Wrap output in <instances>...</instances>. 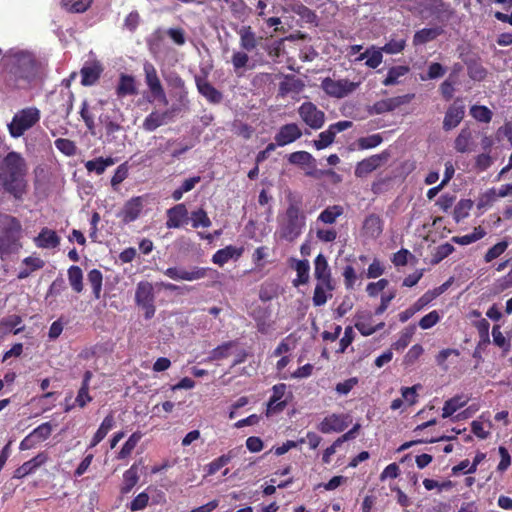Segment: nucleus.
<instances>
[{
    "instance_id": "nucleus-55",
    "label": "nucleus",
    "mask_w": 512,
    "mask_h": 512,
    "mask_svg": "<svg viewBox=\"0 0 512 512\" xmlns=\"http://www.w3.org/2000/svg\"><path fill=\"white\" fill-rule=\"evenodd\" d=\"M191 221L193 228H208L211 226V220L207 215V212L199 208L191 213Z\"/></svg>"
},
{
    "instance_id": "nucleus-25",
    "label": "nucleus",
    "mask_w": 512,
    "mask_h": 512,
    "mask_svg": "<svg viewBox=\"0 0 512 512\" xmlns=\"http://www.w3.org/2000/svg\"><path fill=\"white\" fill-rule=\"evenodd\" d=\"M34 244L38 248L42 249H53L59 246L60 237L56 231L44 227L41 229L39 234L34 238Z\"/></svg>"
},
{
    "instance_id": "nucleus-32",
    "label": "nucleus",
    "mask_w": 512,
    "mask_h": 512,
    "mask_svg": "<svg viewBox=\"0 0 512 512\" xmlns=\"http://www.w3.org/2000/svg\"><path fill=\"white\" fill-rule=\"evenodd\" d=\"M354 327L367 337L375 333L374 325H372V316L369 313H357L355 316Z\"/></svg>"
},
{
    "instance_id": "nucleus-51",
    "label": "nucleus",
    "mask_w": 512,
    "mask_h": 512,
    "mask_svg": "<svg viewBox=\"0 0 512 512\" xmlns=\"http://www.w3.org/2000/svg\"><path fill=\"white\" fill-rule=\"evenodd\" d=\"M235 341L225 342L209 353L208 359L210 361H218L227 358L230 355V349L235 346Z\"/></svg>"
},
{
    "instance_id": "nucleus-39",
    "label": "nucleus",
    "mask_w": 512,
    "mask_h": 512,
    "mask_svg": "<svg viewBox=\"0 0 512 512\" xmlns=\"http://www.w3.org/2000/svg\"><path fill=\"white\" fill-rule=\"evenodd\" d=\"M87 280L92 288L94 299L99 300L101 298L102 285H103V274L99 269H92L87 274Z\"/></svg>"
},
{
    "instance_id": "nucleus-30",
    "label": "nucleus",
    "mask_w": 512,
    "mask_h": 512,
    "mask_svg": "<svg viewBox=\"0 0 512 512\" xmlns=\"http://www.w3.org/2000/svg\"><path fill=\"white\" fill-rule=\"evenodd\" d=\"M304 83L294 75H286L279 84V95L286 96L289 93H299L303 90Z\"/></svg>"
},
{
    "instance_id": "nucleus-35",
    "label": "nucleus",
    "mask_w": 512,
    "mask_h": 512,
    "mask_svg": "<svg viewBox=\"0 0 512 512\" xmlns=\"http://www.w3.org/2000/svg\"><path fill=\"white\" fill-rule=\"evenodd\" d=\"M468 402V399L462 395H456L447 401H445L442 408V417H451L457 410L464 407Z\"/></svg>"
},
{
    "instance_id": "nucleus-28",
    "label": "nucleus",
    "mask_w": 512,
    "mask_h": 512,
    "mask_svg": "<svg viewBox=\"0 0 512 512\" xmlns=\"http://www.w3.org/2000/svg\"><path fill=\"white\" fill-rule=\"evenodd\" d=\"M314 276L317 281L324 282L325 286L333 282L328 261L322 253L318 254L314 260Z\"/></svg>"
},
{
    "instance_id": "nucleus-20",
    "label": "nucleus",
    "mask_w": 512,
    "mask_h": 512,
    "mask_svg": "<svg viewBox=\"0 0 512 512\" xmlns=\"http://www.w3.org/2000/svg\"><path fill=\"white\" fill-rule=\"evenodd\" d=\"M387 157L388 154L383 152L381 154L372 155L358 162L355 167L356 177L362 178L367 176L369 173L380 167L382 162L385 161Z\"/></svg>"
},
{
    "instance_id": "nucleus-6",
    "label": "nucleus",
    "mask_w": 512,
    "mask_h": 512,
    "mask_svg": "<svg viewBox=\"0 0 512 512\" xmlns=\"http://www.w3.org/2000/svg\"><path fill=\"white\" fill-rule=\"evenodd\" d=\"M143 71L145 76V83L152 98H148V101L152 102L153 100H158L160 103L167 105L168 98L154 65L150 62H145L143 65Z\"/></svg>"
},
{
    "instance_id": "nucleus-23",
    "label": "nucleus",
    "mask_w": 512,
    "mask_h": 512,
    "mask_svg": "<svg viewBox=\"0 0 512 512\" xmlns=\"http://www.w3.org/2000/svg\"><path fill=\"white\" fill-rule=\"evenodd\" d=\"M384 222L382 218L375 213L367 215L363 221L362 231L363 234L372 238L377 239L383 232Z\"/></svg>"
},
{
    "instance_id": "nucleus-46",
    "label": "nucleus",
    "mask_w": 512,
    "mask_h": 512,
    "mask_svg": "<svg viewBox=\"0 0 512 512\" xmlns=\"http://www.w3.org/2000/svg\"><path fill=\"white\" fill-rule=\"evenodd\" d=\"M485 235V230L481 226H478L474 228L472 233L463 236H454L451 238V241L459 245H469L482 239Z\"/></svg>"
},
{
    "instance_id": "nucleus-58",
    "label": "nucleus",
    "mask_w": 512,
    "mask_h": 512,
    "mask_svg": "<svg viewBox=\"0 0 512 512\" xmlns=\"http://www.w3.org/2000/svg\"><path fill=\"white\" fill-rule=\"evenodd\" d=\"M455 248L450 243H444L436 247L432 256V263L438 264L454 252Z\"/></svg>"
},
{
    "instance_id": "nucleus-49",
    "label": "nucleus",
    "mask_w": 512,
    "mask_h": 512,
    "mask_svg": "<svg viewBox=\"0 0 512 512\" xmlns=\"http://www.w3.org/2000/svg\"><path fill=\"white\" fill-rule=\"evenodd\" d=\"M297 279L294 280V286L306 284L309 280L310 265L308 260H298L295 266Z\"/></svg>"
},
{
    "instance_id": "nucleus-56",
    "label": "nucleus",
    "mask_w": 512,
    "mask_h": 512,
    "mask_svg": "<svg viewBox=\"0 0 512 512\" xmlns=\"http://www.w3.org/2000/svg\"><path fill=\"white\" fill-rule=\"evenodd\" d=\"M80 116L83 119L88 131L95 135V121L94 116L89 110V104L87 100H84L81 104Z\"/></svg>"
},
{
    "instance_id": "nucleus-14",
    "label": "nucleus",
    "mask_w": 512,
    "mask_h": 512,
    "mask_svg": "<svg viewBox=\"0 0 512 512\" xmlns=\"http://www.w3.org/2000/svg\"><path fill=\"white\" fill-rule=\"evenodd\" d=\"M287 391V385L284 383L275 384L272 387V395L267 403L266 415L281 413L288 405V400L283 399Z\"/></svg>"
},
{
    "instance_id": "nucleus-7",
    "label": "nucleus",
    "mask_w": 512,
    "mask_h": 512,
    "mask_svg": "<svg viewBox=\"0 0 512 512\" xmlns=\"http://www.w3.org/2000/svg\"><path fill=\"white\" fill-rule=\"evenodd\" d=\"M136 304L144 309L146 319H151L155 315V295L154 288L150 282L142 281L137 284L135 292Z\"/></svg>"
},
{
    "instance_id": "nucleus-45",
    "label": "nucleus",
    "mask_w": 512,
    "mask_h": 512,
    "mask_svg": "<svg viewBox=\"0 0 512 512\" xmlns=\"http://www.w3.org/2000/svg\"><path fill=\"white\" fill-rule=\"evenodd\" d=\"M343 207L340 205L328 206L318 216L317 221L324 224H334L339 216L343 214Z\"/></svg>"
},
{
    "instance_id": "nucleus-41",
    "label": "nucleus",
    "mask_w": 512,
    "mask_h": 512,
    "mask_svg": "<svg viewBox=\"0 0 512 512\" xmlns=\"http://www.w3.org/2000/svg\"><path fill=\"white\" fill-rule=\"evenodd\" d=\"M93 0H61V7L70 13H84L92 5Z\"/></svg>"
},
{
    "instance_id": "nucleus-59",
    "label": "nucleus",
    "mask_w": 512,
    "mask_h": 512,
    "mask_svg": "<svg viewBox=\"0 0 512 512\" xmlns=\"http://www.w3.org/2000/svg\"><path fill=\"white\" fill-rule=\"evenodd\" d=\"M383 138L380 134H373L367 137H361L357 140V145L360 150L375 148L380 145Z\"/></svg>"
},
{
    "instance_id": "nucleus-18",
    "label": "nucleus",
    "mask_w": 512,
    "mask_h": 512,
    "mask_svg": "<svg viewBox=\"0 0 512 512\" xmlns=\"http://www.w3.org/2000/svg\"><path fill=\"white\" fill-rule=\"evenodd\" d=\"M195 84L198 92L209 103L219 104L222 101V93L207 80L206 76L195 75Z\"/></svg>"
},
{
    "instance_id": "nucleus-2",
    "label": "nucleus",
    "mask_w": 512,
    "mask_h": 512,
    "mask_svg": "<svg viewBox=\"0 0 512 512\" xmlns=\"http://www.w3.org/2000/svg\"><path fill=\"white\" fill-rule=\"evenodd\" d=\"M3 69L14 87H22L21 82L29 83L37 74L35 56L27 51L10 49L2 58Z\"/></svg>"
},
{
    "instance_id": "nucleus-33",
    "label": "nucleus",
    "mask_w": 512,
    "mask_h": 512,
    "mask_svg": "<svg viewBox=\"0 0 512 512\" xmlns=\"http://www.w3.org/2000/svg\"><path fill=\"white\" fill-rule=\"evenodd\" d=\"M115 164V159L112 157H97L93 160H89L85 163L86 170L91 173L95 172L97 175H101L105 170Z\"/></svg>"
},
{
    "instance_id": "nucleus-47",
    "label": "nucleus",
    "mask_w": 512,
    "mask_h": 512,
    "mask_svg": "<svg viewBox=\"0 0 512 512\" xmlns=\"http://www.w3.org/2000/svg\"><path fill=\"white\" fill-rule=\"evenodd\" d=\"M472 142V132L469 128L461 129L460 133L455 139L454 147L457 152L465 153L468 151Z\"/></svg>"
},
{
    "instance_id": "nucleus-38",
    "label": "nucleus",
    "mask_w": 512,
    "mask_h": 512,
    "mask_svg": "<svg viewBox=\"0 0 512 512\" xmlns=\"http://www.w3.org/2000/svg\"><path fill=\"white\" fill-rule=\"evenodd\" d=\"M67 275L72 290L81 293L84 289L82 269L79 266L72 265L68 268Z\"/></svg>"
},
{
    "instance_id": "nucleus-53",
    "label": "nucleus",
    "mask_w": 512,
    "mask_h": 512,
    "mask_svg": "<svg viewBox=\"0 0 512 512\" xmlns=\"http://www.w3.org/2000/svg\"><path fill=\"white\" fill-rule=\"evenodd\" d=\"M508 246H509V242L506 239L496 243L491 248H489L487 250V252L485 253L484 262L485 263L492 262L494 259L501 256L507 250Z\"/></svg>"
},
{
    "instance_id": "nucleus-43",
    "label": "nucleus",
    "mask_w": 512,
    "mask_h": 512,
    "mask_svg": "<svg viewBox=\"0 0 512 512\" xmlns=\"http://www.w3.org/2000/svg\"><path fill=\"white\" fill-rule=\"evenodd\" d=\"M416 326L414 324L408 325L405 327L399 335V338L392 344V348L397 351L404 350L409 343L411 342V339L413 335L415 334Z\"/></svg>"
},
{
    "instance_id": "nucleus-11",
    "label": "nucleus",
    "mask_w": 512,
    "mask_h": 512,
    "mask_svg": "<svg viewBox=\"0 0 512 512\" xmlns=\"http://www.w3.org/2000/svg\"><path fill=\"white\" fill-rule=\"evenodd\" d=\"M351 422L350 415L332 413L323 418L317 425V429L323 434L343 432Z\"/></svg>"
},
{
    "instance_id": "nucleus-8",
    "label": "nucleus",
    "mask_w": 512,
    "mask_h": 512,
    "mask_svg": "<svg viewBox=\"0 0 512 512\" xmlns=\"http://www.w3.org/2000/svg\"><path fill=\"white\" fill-rule=\"evenodd\" d=\"M359 83L352 82L348 79H332L330 77H326L321 81L322 90L329 95L330 97L341 99L352 92H354Z\"/></svg>"
},
{
    "instance_id": "nucleus-16",
    "label": "nucleus",
    "mask_w": 512,
    "mask_h": 512,
    "mask_svg": "<svg viewBox=\"0 0 512 512\" xmlns=\"http://www.w3.org/2000/svg\"><path fill=\"white\" fill-rule=\"evenodd\" d=\"M414 97V94H405L401 96L383 99L373 104L372 111L375 114L391 112L402 105L410 103Z\"/></svg>"
},
{
    "instance_id": "nucleus-40",
    "label": "nucleus",
    "mask_w": 512,
    "mask_h": 512,
    "mask_svg": "<svg viewBox=\"0 0 512 512\" xmlns=\"http://www.w3.org/2000/svg\"><path fill=\"white\" fill-rule=\"evenodd\" d=\"M410 71L407 65L393 66L388 70L387 76L382 81L384 86H392L399 84V78L405 76Z\"/></svg>"
},
{
    "instance_id": "nucleus-50",
    "label": "nucleus",
    "mask_w": 512,
    "mask_h": 512,
    "mask_svg": "<svg viewBox=\"0 0 512 512\" xmlns=\"http://www.w3.org/2000/svg\"><path fill=\"white\" fill-rule=\"evenodd\" d=\"M467 74L474 81H483L487 76L486 68L478 61H470L467 63Z\"/></svg>"
},
{
    "instance_id": "nucleus-36",
    "label": "nucleus",
    "mask_w": 512,
    "mask_h": 512,
    "mask_svg": "<svg viewBox=\"0 0 512 512\" xmlns=\"http://www.w3.org/2000/svg\"><path fill=\"white\" fill-rule=\"evenodd\" d=\"M138 481H139L138 467L136 464H133L123 474V484L120 489L121 493L122 494L129 493L136 486Z\"/></svg>"
},
{
    "instance_id": "nucleus-12",
    "label": "nucleus",
    "mask_w": 512,
    "mask_h": 512,
    "mask_svg": "<svg viewBox=\"0 0 512 512\" xmlns=\"http://www.w3.org/2000/svg\"><path fill=\"white\" fill-rule=\"evenodd\" d=\"M177 109L173 106L165 111L153 110L142 122V129L146 132H153L159 127L171 122Z\"/></svg>"
},
{
    "instance_id": "nucleus-64",
    "label": "nucleus",
    "mask_w": 512,
    "mask_h": 512,
    "mask_svg": "<svg viewBox=\"0 0 512 512\" xmlns=\"http://www.w3.org/2000/svg\"><path fill=\"white\" fill-rule=\"evenodd\" d=\"M405 47L406 41L404 39H391L383 47H381V50L387 54H398L402 52L405 49Z\"/></svg>"
},
{
    "instance_id": "nucleus-31",
    "label": "nucleus",
    "mask_w": 512,
    "mask_h": 512,
    "mask_svg": "<svg viewBox=\"0 0 512 512\" xmlns=\"http://www.w3.org/2000/svg\"><path fill=\"white\" fill-rule=\"evenodd\" d=\"M115 420L112 413H109L100 424L99 428L93 435L89 448L97 446L108 434V432L114 427Z\"/></svg>"
},
{
    "instance_id": "nucleus-62",
    "label": "nucleus",
    "mask_w": 512,
    "mask_h": 512,
    "mask_svg": "<svg viewBox=\"0 0 512 512\" xmlns=\"http://www.w3.org/2000/svg\"><path fill=\"white\" fill-rule=\"evenodd\" d=\"M51 433L52 426L49 422L42 423L31 432L32 436L37 440L38 443L48 439Z\"/></svg>"
},
{
    "instance_id": "nucleus-9",
    "label": "nucleus",
    "mask_w": 512,
    "mask_h": 512,
    "mask_svg": "<svg viewBox=\"0 0 512 512\" xmlns=\"http://www.w3.org/2000/svg\"><path fill=\"white\" fill-rule=\"evenodd\" d=\"M210 268L194 266L190 270L180 267H169L163 270V274L175 281H196L207 276Z\"/></svg>"
},
{
    "instance_id": "nucleus-3",
    "label": "nucleus",
    "mask_w": 512,
    "mask_h": 512,
    "mask_svg": "<svg viewBox=\"0 0 512 512\" xmlns=\"http://www.w3.org/2000/svg\"><path fill=\"white\" fill-rule=\"evenodd\" d=\"M277 223L275 235L279 239L294 242L300 237L306 226V215L302 210L301 200L290 195L286 210L277 216Z\"/></svg>"
},
{
    "instance_id": "nucleus-29",
    "label": "nucleus",
    "mask_w": 512,
    "mask_h": 512,
    "mask_svg": "<svg viewBox=\"0 0 512 512\" xmlns=\"http://www.w3.org/2000/svg\"><path fill=\"white\" fill-rule=\"evenodd\" d=\"M335 289L334 282H329L328 286H325L324 282L317 281L313 294V304L316 307L324 305L329 298L332 297V291Z\"/></svg>"
},
{
    "instance_id": "nucleus-34",
    "label": "nucleus",
    "mask_w": 512,
    "mask_h": 512,
    "mask_svg": "<svg viewBox=\"0 0 512 512\" xmlns=\"http://www.w3.org/2000/svg\"><path fill=\"white\" fill-rule=\"evenodd\" d=\"M81 84L84 86L94 85L100 78L102 68L99 65L84 66L81 69Z\"/></svg>"
},
{
    "instance_id": "nucleus-17",
    "label": "nucleus",
    "mask_w": 512,
    "mask_h": 512,
    "mask_svg": "<svg viewBox=\"0 0 512 512\" xmlns=\"http://www.w3.org/2000/svg\"><path fill=\"white\" fill-rule=\"evenodd\" d=\"M302 136V131L296 123H288L281 126L274 136L275 143L279 147L289 145Z\"/></svg>"
},
{
    "instance_id": "nucleus-48",
    "label": "nucleus",
    "mask_w": 512,
    "mask_h": 512,
    "mask_svg": "<svg viewBox=\"0 0 512 512\" xmlns=\"http://www.w3.org/2000/svg\"><path fill=\"white\" fill-rule=\"evenodd\" d=\"M234 456H235L234 451L230 450L227 454H223V455L219 456L218 458L214 459L206 466L207 474L214 475L221 468L226 466L232 460V458Z\"/></svg>"
},
{
    "instance_id": "nucleus-15",
    "label": "nucleus",
    "mask_w": 512,
    "mask_h": 512,
    "mask_svg": "<svg viewBox=\"0 0 512 512\" xmlns=\"http://www.w3.org/2000/svg\"><path fill=\"white\" fill-rule=\"evenodd\" d=\"M236 32L241 49L253 53L262 45L263 37L258 36L250 25H242Z\"/></svg>"
},
{
    "instance_id": "nucleus-10",
    "label": "nucleus",
    "mask_w": 512,
    "mask_h": 512,
    "mask_svg": "<svg viewBox=\"0 0 512 512\" xmlns=\"http://www.w3.org/2000/svg\"><path fill=\"white\" fill-rule=\"evenodd\" d=\"M298 113L302 121L312 129H320L325 122V114L312 102H304L300 105Z\"/></svg>"
},
{
    "instance_id": "nucleus-60",
    "label": "nucleus",
    "mask_w": 512,
    "mask_h": 512,
    "mask_svg": "<svg viewBox=\"0 0 512 512\" xmlns=\"http://www.w3.org/2000/svg\"><path fill=\"white\" fill-rule=\"evenodd\" d=\"M56 148L66 156H73L76 154L77 147L75 143L66 138H58L55 140Z\"/></svg>"
},
{
    "instance_id": "nucleus-4",
    "label": "nucleus",
    "mask_w": 512,
    "mask_h": 512,
    "mask_svg": "<svg viewBox=\"0 0 512 512\" xmlns=\"http://www.w3.org/2000/svg\"><path fill=\"white\" fill-rule=\"evenodd\" d=\"M21 230L22 227L19 220L12 217L10 224L0 231L1 259H5L6 257L17 253L21 249Z\"/></svg>"
},
{
    "instance_id": "nucleus-13",
    "label": "nucleus",
    "mask_w": 512,
    "mask_h": 512,
    "mask_svg": "<svg viewBox=\"0 0 512 512\" xmlns=\"http://www.w3.org/2000/svg\"><path fill=\"white\" fill-rule=\"evenodd\" d=\"M465 116V104L463 99L458 97L447 108L443 119V130L450 131L456 128Z\"/></svg>"
},
{
    "instance_id": "nucleus-5",
    "label": "nucleus",
    "mask_w": 512,
    "mask_h": 512,
    "mask_svg": "<svg viewBox=\"0 0 512 512\" xmlns=\"http://www.w3.org/2000/svg\"><path fill=\"white\" fill-rule=\"evenodd\" d=\"M40 120V110L36 107H27L18 111L8 124V130L13 138H19L31 129Z\"/></svg>"
},
{
    "instance_id": "nucleus-54",
    "label": "nucleus",
    "mask_w": 512,
    "mask_h": 512,
    "mask_svg": "<svg viewBox=\"0 0 512 512\" xmlns=\"http://www.w3.org/2000/svg\"><path fill=\"white\" fill-rule=\"evenodd\" d=\"M167 84L180 92L179 100L182 101L187 96L186 86L184 80L177 73H171L166 78Z\"/></svg>"
},
{
    "instance_id": "nucleus-26",
    "label": "nucleus",
    "mask_w": 512,
    "mask_h": 512,
    "mask_svg": "<svg viewBox=\"0 0 512 512\" xmlns=\"http://www.w3.org/2000/svg\"><path fill=\"white\" fill-rule=\"evenodd\" d=\"M115 92L118 98L137 95L138 89L135 77L121 73Z\"/></svg>"
},
{
    "instance_id": "nucleus-42",
    "label": "nucleus",
    "mask_w": 512,
    "mask_h": 512,
    "mask_svg": "<svg viewBox=\"0 0 512 512\" xmlns=\"http://www.w3.org/2000/svg\"><path fill=\"white\" fill-rule=\"evenodd\" d=\"M441 31L439 28H423L416 31L413 36V44L415 46L426 44L440 35Z\"/></svg>"
},
{
    "instance_id": "nucleus-61",
    "label": "nucleus",
    "mask_w": 512,
    "mask_h": 512,
    "mask_svg": "<svg viewBox=\"0 0 512 512\" xmlns=\"http://www.w3.org/2000/svg\"><path fill=\"white\" fill-rule=\"evenodd\" d=\"M293 11L303 20H305L307 23H316L317 15L313 10L308 8L307 6L303 4H297Z\"/></svg>"
},
{
    "instance_id": "nucleus-21",
    "label": "nucleus",
    "mask_w": 512,
    "mask_h": 512,
    "mask_svg": "<svg viewBox=\"0 0 512 512\" xmlns=\"http://www.w3.org/2000/svg\"><path fill=\"white\" fill-rule=\"evenodd\" d=\"M48 460V455L46 452H40L32 459L24 462L21 466H19L14 472V478H24L27 475L35 472L41 465L45 464Z\"/></svg>"
},
{
    "instance_id": "nucleus-57",
    "label": "nucleus",
    "mask_w": 512,
    "mask_h": 512,
    "mask_svg": "<svg viewBox=\"0 0 512 512\" xmlns=\"http://www.w3.org/2000/svg\"><path fill=\"white\" fill-rule=\"evenodd\" d=\"M335 139V135L333 134L332 129L328 127L327 130L321 132L318 136V139L313 141V145L317 150L325 149L330 146Z\"/></svg>"
},
{
    "instance_id": "nucleus-27",
    "label": "nucleus",
    "mask_w": 512,
    "mask_h": 512,
    "mask_svg": "<svg viewBox=\"0 0 512 512\" xmlns=\"http://www.w3.org/2000/svg\"><path fill=\"white\" fill-rule=\"evenodd\" d=\"M244 253V247H235L228 245L222 249L217 250L212 256V262L219 266H223L230 259H238Z\"/></svg>"
},
{
    "instance_id": "nucleus-1",
    "label": "nucleus",
    "mask_w": 512,
    "mask_h": 512,
    "mask_svg": "<svg viewBox=\"0 0 512 512\" xmlns=\"http://www.w3.org/2000/svg\"><path fill=\"white\" fill-rule=\"evenodd\" d=\"M27 165L17 152H9L0 164V183L15 199H22L27 190Z\"/></svg>"
},
{
    "instance_id": "nucleus-44",
    "label": "nucleus",
    "mask_w": 512,
    "mask_h": 512,
    "mask_svg": "<svg viewBox=\"0 0 512 512\" xmlns=\"http://www.w3.org/2000/svg\"><path fill=\"white\" fill-rule=\"evenodd\" d=\"M141 438V432L136 431L132 433L127 439V441L124 443L120 451L118 452L117 459L122 460L128 458L132 454L133 450L135 449Z\"/></svg>"
},
{
    "instance_id": "nucleus-37",
    "label": "nucleus",
    "mask_w": 512,
    "mask_h": 512,
    "mask_svg": "<svg viewBox=\"0 0 512 512\" xmlns=\"http://www.w3.org/2000/svg\"><path fill=\"white\" fill-rule=\"evenodd\" d=\"M290 164L298 166H308L312 169L316 167L315 158L307 151H296L288 156Z\"/></svg>"
},
{
    "instance_id": "nucleus-19",
    "label": "nucleus",
    "mask_w": 512,
    "mask_h": 512,
    "mask_svg": "<svg viewBox=\"0 0 512 512\" xmlns=\"http://www.w3.org/2000/svg\"><path fill=\"white\" fill-rule=\"evenodd\" d=\"M143 210V198L133 197L128 200L119 213V217L125 224L135 221Z\"/></svg>"
},
{
    "instance_id": "nucleus-52",
    "label": "nucleus",
    "mask_w": 512,
    "mask_h": 512,
    "mask_svg": "<svg viewBox=\"0 0 512 512\" xmlns=\"http://www.w3.org/2000/svg\"><path fill=\"white\" fill-rule=\"evenodd\" d=\"M470 114L475 120L482 123H489L493 116L492 111L484 105H473L470 108Z\"/></svg>"
},
{
    "instance_id": "nucleus-22",
    "label": "nucleus",
    "mask_w": 512,
    "mask_h": 512,
    "mask_svg": "<svg viewBox=\"0 0 512 512\" xmlns=\"http://www.w3.org/2000/svg\"><path fill=\"white\" fill-rule=\"evenodd\" d=\"M167 221L166 227L171 228H179L184 223L188 221V210L185 204H177L171 208H169L166 212Z\"/></svg>"
},
{
    "instance_id": "nucleus-63",
    "label": "nucleus",
    "mask_w": 512,
    "mask_h": 512,
    "mask_svg": "<svg viewBox=\"0 0 512 512\" xmlns=\"http://www.w3.org/2000/svg\"><path fill=\"white\" fill-rule=\"evenodd\" d=\"M440 318L438 311L433 310L420 319L419 326L423 330L430 329L440 321Z\"/></svg>"
},
{
    "instance_id": "nucleus-24",
    "label": "nucleus",
    "mask_w": 512,
    "mask_h": 512,
    "mask_svg": "<svg viewBox=\"0 0 512 512\" xmlns=\"http://www.w3.org/2000/svg\"><path fill=\"white\" fill-rule=\"evenodd\" d=\"M249 53V51L240 48V50H236L232 54L231 64L235 74L239 77L243 76L246 69H253L255 67L254 63H250L251 57Z\"/></svg>"
}]
</instances>
